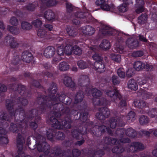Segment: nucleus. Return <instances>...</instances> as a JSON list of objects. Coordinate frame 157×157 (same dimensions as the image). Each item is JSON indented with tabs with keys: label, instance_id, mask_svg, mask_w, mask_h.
I'll list each match as a JSON object with an SVG mask.
<instances>
[{
	"label": "nucleus",
	"instance_id": "obj_1",
	"mask_svg": "<svg viewBox=\"0 0 157 157\" xmlns=\"http://www.w3.org/2000/svg\"><path fill=\"white\" fill-rule=\"evenodd\" d=\"M53 99L48 100V101L46 100L48 99V97L39 96L37 98L36 102L39 104H40V109L41 112H44L48 109L53 107V110L57 111H63L64 109V106L62 103H58V99L56 97H54V95L52 96Z\"/></svg>",
	"mask_w": 157,
	"mask_h": 157
},
{
	"label": "nucleus",
	"instance_id": "obj_2",
	"mask_svg": "<svg viewBox=\"0 0 157 157\" xmlns=\"http://www.w3.org/2000/svg\"><path fill=\"white\" fill-rule=\"evenodd\" d=\"M24 115L23 109H21L18 115L17 114L16 116H14L15 120L17 121L15 124L11 123L10 124V130L11 131L16 133L20 131L22 133L24 132L22 130L26 127V123L24 121Z\"/></svg>",
	"mask_w": 157,
	"mask_h": 157
},
{
	"label": "nucleus",
	"instance_id": "obj_3",
	"mask_svg": "<svg viewBox=\"0 0 157 157\" xmlns=\"http://www.w3.org/2000/svg\"><path fill=\"white\" fill-rule=\"evenodd\" d=\"M6 106L12 116H15L17 114L18 115L17 113L19 112V114L20 110L23 109L19 107L17 102L9 99L6 100Z\"/></svg>",
	"mask_w": 157,
	"mask_h": 157
},
{
	"label": "nucleus",
	"instance_id": "obj_4",
	"mask_svg": "<svg viewBox=\"0 0 157 157\" xmlns=\"http://www.w3.org/2000/svg\"><path fill=\"white\" fill-rule=\"evenodd\" d=\"M99 112L96 114L97 118L100 120H104L105 118L109 117L110 112L108 109L104 107L98 109Z\"/></svg>",
	"mask_w": 157,
	"mask_h": 157
},
{
	"label": "nucleus",
	"instance_id": "obj_5",
	"mask_svg": "<svg viewBox=\"0 0 157 157\" xmlns=\"http://www.w3.org/2000/svg\"><path fill=\"white\" fill-rule=\"evenodd\" d=\"M24 119L26 117L30 120L33 119L36 121H39L41 119V117L38 115V111L36 109H33L29 111L27 114H25L24 109Z\"/></svg>",
	"mask_w": 157,
	"mask_h": 157
},
{
	"label": "nucleus",
	"instance_id": "obj_6",
	"mask_svg": "<svg viewBox=\"0 0 157 157\" xmlns=\"http://www.w3.org/2000/svg\"><path fill=\"white\" fill-rule=\"evenodd\" d=\"M57 87L56 85V83H52L51 85V86H50L49 89H48V92L49 93V96H45L44 95H39L38 97L39 96H41V97L44 96L46 97H48L47 99H46V100L47 101H48V100H51V99H53L52 96L54 95V97H56L54 95L55 94L57 91Z\"/></svg>",
	"mask_w": 157,
	"mask_h": 157
},
{
	"label": "nucleus",
	"instance_id": "obj_7",
	"mask_svg": "<svg viewBox=\"0 0 157 157\" xmlns=\"http://www.w3.org/2000/svg\"><path fill=\"white\" fill-rule=\"evenodd\" d=\"M37 149L40 152H43L46 155L49 154L50 147L47 143H44L43 144H39L37 146Z\"/></svg>",
	"mask_w": 157,
	"mask_h": 157
},
{
	"label": "nucleus",
	"instance_id": "obj_8",
	"mask_svg": "<svg viewBox=\"0 0 157 157\" xmlns=\"http://www.w3.org/2000/svg\"><path fill=\"white\" fill-rule=\"evenodd\" d=\"M90 83V78L87 75H82L79 78L78 84L82 87H87Z\"/></svg>",
	"mask_w": 157,
	"mask_h": 157
},
{
	"label": "nucleus",
	"instance_id": "obj_9",
	"mask_svg": "<svg viewBox=\"0 0 157 157\" xmlns=\"http://www.w3.org/2000/svg\"><path fill=\"white\" fill-rule=\"evenodd\" d=\"M56 52V49L52 46L47 47L44 51V55L47 58H50L52 57L55 54Z\"/></svg>",
	"mask_w": 157,
	"mask_h": 157
},
{
	"label": "nucleus",
	"instance_id": "obj_10",
	"mask_svg": "<svg viewBox=\"0 0 157 157\" xmlns=\"http://www.w3.org/2000/svg\"><path fill=\"white\" fill-rule=\"evenodd\" d=\"M24 140L21 135L20 133L18 134L17 138V146L18 148V153L21 155L23 153V145Z\"/></svg>",
	"mask_w": 157,
	"mask_h": 157
},
{
	"label": "nucleus",
	"instance_id": "obj_11",
	"mask_svg": "<svg viewBox=\"0 0 157 157\" xmlns=\"http://www.w3.org/2000/svg\"><path fill=\"white\" fill-rule=\"evenodd\" d=\"M52 156H58L60 157L63 156L64 151L60 147H56L52 148L50 152Z\"/></svg>",
	"mask_w": 157,
	"mask_h": 157
},
{
	"label": "nucleus",
	"instance_id": "obj_12",
	"mask_svg": "<svg viewBox=\"0 0 157 157\" xmlns=\"http://www.w3.org/2000/svg\"><path fill=\"white\" fill-rule=\"evenodd\" d=\"M49 121L53 127L52 128L59 129L62 128V126L60 123L53 115L51 116L49 118Z\"/></svg>",
	"mask_w": 157,
	"mask_h": 157
},
{
	"label": "nucleus",
	"instance_id": "obj_13",
	"mask_svg": "<svg viewBox=\"0 0 157 157\" xmlns=\"http://www.w3.org/2000/svg\"><path fill=\"white\" fill-rule=\"evenodd\" d=\"M21 59L25 62H30L33 59V55L31 52L27 51L23 52L21 55Z\"/></svg>",
	"mask_w": 157,
	"mask_h": 157
},
{
	"label": "nucleus",
	"instance_id": "obj_14",
	"mask_svg": "<svg viewBox=\"0 0 157 157\" xmlns=\"http://www.w3.org/2000/svg\"><path fill=\"white\" fill-rule=\"evenodd\" d=\"M105 93L108 96L110 97H113L114 99H120L121 98V95L117 90L114 89L106 90Z\"/></svg>",
	"mask_w": 157,
	"mask_h": 157
},
{
	"label": "nucleus",
	"instance_id": "obj_15",
	"mask_svg": "<svg viewBox=\"0 0 157 157\" xmlns=\"http://www.w3.org/2000/svg\"><path fill=\"white\" fill-rule=\"evenodd\" d=\"M82 32L86 35L91 36L95 32V29L89 25H86L82 28Z\"/></svg>",
	"mask_w": 157,
	"mask_h": 157
},
{
	"label": "nucleus",
	"instance_id": "obj_16",
	"mask_svg": "<svg viewBox=\"0 0 157 157\" xmlns=\"http://www.w3.org/2000/svg\"><path fill=\"white\" fill-rule=\"evenodd\" d=\"M63 83L67 87L71 88H75V84L70 77L68 76H65L63 79Z\"/></svg>",
	"mask_w": 157,
	"mask_h": 157
},
{
	"label": "nucleus",
	"instance_id": "obj_17",
	"mask_svg": "<svg viewBox=\"0 0 157 157\" xmlns=\"http://www.w3.org/2000/svg\"><path fill=\"white\" fill-rule=\"evenodd\" d=\"M94 67L98 72L102 73L105 71V67L104 64L101 61L95 62L94 64Z\"/></svg>",
	"mask_w": 157,
	"mask_h": 157
},
{
	"label": "nucleus",
	"instance_id": "obj_18",
	"mask_svg": "<svg viewBox=\"0 0 157 157\" xmlns=\"http://www.w3.org/2000/svg\"><path fill=\"white\" fill-rule=\"evenodd\" d=\"M137 94L138 96L142 97L143 99L145 100L149 98L152 95L151 93L143 89H140L137 91Z\"/></svg>",
	"mask_w": 157,
	"mask_h": 157
},
{
	"label": "nucleus",
	"instance_id": "obj_19",
	"mask_svg": "<svg viewBox=\"0 0 157 157\" xmlns=\"http://www.w3.org/2000/svg\"><path fill=\"white\" fill-rule=\"evenodd\" d=\"M17 92L21 95L25 97H29L31 95L30 93H27L25 86L21 84H19Z\"/></svg>",
	"mask_w": 157,
	"mask_h": 157
},
{
	"label": "nucleus",
	"instance_id": "obj_20",
	"mask_svg": "<svg viewBox=\"0 0 157 157\" xmlns=\"http://www.w3.org/2000/svg\"><path fill=\"white\" fill-rule=\"evenodd\" d=\"M139 42L133 39H128L126 41V44L128 47L132 49L135 48L139 46Z\"/></svg>",
	"mask_w": 157,
	"mask_h": 157
},
{
	"label": "nucleus",
	"instance_id": "obj_21",
	"mask_svg": "<svg viewBox=\"0 0 157 157\" xmlns=\"http://www.w3.org/2000/svg\"><path fill=\"white\" fill-rule=\"evenodd\" d=\"M67 115V117H69L71 116L72 115L75 114H78V113L76 110L72 109L71 110L70 109L67 107H64V109L61 112Z\"/></svg>",
	"mask_w": 157,
	"mask_h": 157
},
{
	"label": "nucleus",
	"instance_id": "obj_22",
	"mask_svg": "<svg viewBox=\"0 0 157 157\" xmlns=\"http://www.w3.org/2000/svg\"><path fill=\"white\" fill-rule=\"evenodd\" d=\"M128 86L129 89L132 90H136L138 89V85L135 81L132 79L129 80L128 83Z\"/></svg>",
	"mask_w": 157,
	"mask_h": 157
},
{
	"label": "nucleus",
	"instance_id": "obj_23",
	"mask_svg": "<svg viewBox=\"0 0 157 157\" xmlns=\"http://www.w3.org/2000/svg\"><path fill=\"white\" fill-rule=\"evenodd\" d=\"M133 66L136 71H139L142 70L144 68L145 64L141 61H138L134 62Z\"/></svg>",
	"mask_w": 157,
	"mask_h": 157
},
{
	"label": "nucleus",
	"instance_id": "obj_24",
	"mask_svg": "<svg viewBox=\"0 0 157 157\" xmlns=\"http://www.w3.org/2000/svg\"><path fill=\"white\" fill-rule=\"evenodd\" d=\"M134 103L136 107L140 109H142L146 105V102L141 99L136 100L134 101Z\"/></svg>",
	"mask_w": 157,
	"mask_h": 157
},
{
	"label": "nucleus",
	"instance_id": "obj_25",
	"mask_svg": "<svg viewBox=\"0 0 157 157\" xmlns=\"http://www.w3.org/2000/svg\"><path fill=\"white\" fill-rule=\"evenodd\" d=\"M37 6L36 3H29L23 7L24 10H27L29 12H33Z\"/></svg>",
	"mask_w": 157,
	"mask_h": 157
},
{
	"label": "nucleus",
	"instance_id": "obj_26",
	"mask_svg": "<svg viewBox=\"0 0 157 157\" xmlns=\"http://www.w3.org/2000/svg\"><path fill=\"white\" fill-rule=\"evenodd\" d=\"M44 17L48 20L50 21L55 18V14L51 10H49L45 12Z\"/></svg>",
	"mask_w": 157,
	"mask_h": 157
},
{
	"label": "nucleus",
	"instance_id": "obj_27",
	"mask_svg": "<svg viewBox=\"0 0 157 157\" xmlns=\"http://www.w3.org/2000/svg\"><path fill=\"white\" fill-rule=\"evenodd\" d=\"M38 36L41 38H44L46 39H49L50 37L46 31L42 29H39L37 32Z\"/></svg>",
	"mask_w": 157,
	"mask_h": 157
},
{
	"label": "nucleus",
	"instance_id": "obj_28",
	"mask_svg": "<svg viewBox=\"0 0 157 157\" xmlns=\"http://www.w3.org/2000/svg\"><path fill=\"white\" fill-rule=\"evenodd\" d=\"M104 141L105 144H116L119 143V141L116 139L112 138L109 137H105Z\"/></svg>",
	"mask_w": 157,
	"mask_h": 157
},
{
	"label": "nucleus",
	"instance_id": "obj_29",
	"mask_svg": "<svg viewBox=\"0 0 157 157\" xmlns=\"http://www.w3.org/2000/svg\"><path fill=\"white\" fill-rule=\"evenodd\" d=\"M66 30L67 33L70 36L74 37L77 34L76 30L73 27L67 26L66 28Z\"/></svg>",
	"mask_w": 157,
	"mask_h": 157
},
{
	"label": "nucleus",
	"instance_id": "obj_30",
	"mask_svg": "<svg viewBox=\"0 0 157 157\" xmlns=\"http://www.w3.org/2000/svg\"><path fill=\"white\" fill-rule=\"evenodd\" d=\"M84 97L83 93L82 91H79L75 96V102L76 103L80 102L82 101Z\"/></svg>",
	"mask_w": 157,
	"mask_h": 157
},
{
	"label": "nucleus",
	"instance_id": "obj_31",
	"mask_svg": "<svg viewBox=\"0 0 157 157\" xmlns=\"http://www.w3.org/2000/svg\"><path fill=\"white\" fill-rule=\"evenodd\" d=\"M100 47L104 51H106L110 48V44L108 40H103L100 45Z\"/></svg>",
	"mask_w": 157,
	"mask_h": 157
},
{
	"label": "nucleus",
	"instance_id": "obj_32",
	"mask_svg": "<svg viewBox=\"0 0 157 157\" xmlns=\"http://www.w3.org/2000/svg\"><path fill=\"white\" fill-rule=\"evenodd\" d=\"M125 133L128 136L132 138L135 137L137 135L136 130L132 128H129L126 129Z\"/></svg>",
	"mask_w": 157,
	"mask_h": 157
},
{
	"label": "nucleus",
	"instance_id": "obj_33",
	"mask_svg": "<svg viewBox=\"0 0 157 157\" xmlns=\"http://www.w3.org/2000/svg\"><path fill=\"white\" fill-rule=\"evenodd\" d=\"M56 131L55 129L51 128V130L47 132V137L48 139L53 141L56 135Z\"/></svg>",
	"mask_w": 157,
	"mask_h": 157
},
{
	"label": "nucleus",
	"instance_id": "obj_34",
	"mask_svg": "<svg viewBox=\"0 0 157 157\" xmlns=\"http://www.w3.org/2000/svg\"><path fill=\"white\" fill-rule=\"evenodd\" d=\"M71 121L70 118H66L65 120L63 121H62V125L66 129H69L71 127V125L70 124Z\"/></svg>",
	"mask_w": 157,
	"mask_h": 157
},
{
	"label": "nucleus",
	"instance_id": "obj_35",
	"mask_svg": "<svg viewBox=\"0 0 157 157\" xmlns=\"http://www.w3.org/2000/svg\"><path fill=\"white\" fill-rule=\"evenodd\" d=\"M59 69L62 71H65L68 70L69 69V65L65 62H63L59 63Z\"/></svg>",
	"mask_w": 157,
	"mask_h": 157
},
{
	"label": "nucleus",
	"instance_id": "obj_36",
	"mask_svg": "<svg viewBox=\"0 0 157 157\" xmlns=\"http://www.w3.org/2000/svg\"><path fill=\"white\" fill-rule=\"evenodd\" d=\"M135 113L133 111H130L126 117V118L128 122L130 123L133 122L136 119Z\"/></svg>",
	"mask_w": 157,
	"mask_h": 157
},
{
	"label": "nucleus",
	"instance_id": "obj_37",
	"mask_svg": "<svg viewBox=\"0 0 157 157\" xmlns=\"http://www.w3.org/2000/svg\"><path fill=\"white\" fill-rule=\"evenodd\" d=\"M21 26V28L24 30H29L32 28V25L26 21H22Z\"/></svg>",
	"mask_w": 157,
	"mask_h": 157
},
{
	"label": "nucleus",
	"instance_id": "obj_38",
	"mask_svg": "<svg viewBox=\"0 0 157 157\" xmlns=\"http://www.w3.org/2000/svg\"><path fill=\"white\" fill-rule=\"evenodd\" d=\"M124 151L123 147L120 145L115 146L112 149V151L116 154H120Z\"/></svg>",
	"mask_w": 157,
	"mask_h": 157
},
{
	"label": "nucleus",
	"instance_id": "obj_39",
	"mask_svg": "<svg viewBox=\"0 0 157 157\" xmlns=\"http://www.w3.org/2000/svg\"><path fill=\"white\" fill-rule=\"evenodd\" d=\"M7 29L13 34L17 35L20 33L19 29L14 26L8 25Z\"/></svg>",
	"mask_w": 157,
	"mask_h": 157
},
{
	"label": "nucleus",
	"instance_id": "obj_40",
	"mask_svg": "<svg viewBox=\"0 0 157 157\" xmlns=\"http://www.w3.org/2000/svg\"><path fill=\"white\" fill-rule=\"evenodd\" d=\"M36 138V144H43L44 143H47L46 141V138L43 136L40 135L36 134L35 136Z\"/></svg>",
	"mask_w": 157,
	"mask_h": 157
},
{
	"label": "nucleus",
	"instance_id": "obj_41",
	"mask_svg": "<svg viewBox=\"0 0 157 157\" xmlns=\"http://www.w3.org/2000/svg\"><path fill=\"white\" fill-rule=\"evenodd\" d=\"M147 16L146 14H141L138 18V23L140 24L145 23L147 20Z\"/></svg>",
	"mask_w": 157,
	"mask_h": 157
},
{
	"label": "nucleus",
	"instance_id": "obj_42",
	"mask_svg": "<svg viewBox=\"0 0 157 157\" xmlns=\"http://www.w3.org/2000/svg\"><path fill=\"white\" fill-rule=\"evenodd\" d=\"M124 46L121 44H116L113 49L114 52L122 53L123 52Z\"/></svg>",
	"mask_w": 157,
	"mask_h": 157
},
{
	"label": "nucleus",
	"instance_id": "obj_43",
	"mask_svg": "<svg viewBox=\"0 0 157 157\" xmlns=\"http://www.w3.org/2000/svg\"><path fill=\"white\" fill-rule=\"evenodd\" d=\"M104 154V152L101 150L93 151L92 153L93 157H101Z\"/></svg>",
	"mask_w": 157,
	"mask_h": 157
},
{
	"label": "nucleus",
	"instance_id": "obj_44",
	"mask_svg": "<svg viewBox=\"0 0 157 157\" xmlns=\"http://www.w3.org/2000/svg\"><path fill=\"white\" fill-rule=\"evenodd\" d=\"M73 48L71 45H67L64 48V53L67 55H70L72 54Z\"/></svg>",
	"mask_w": 157,
	"mask_h": 157
},
{
	"label": "nucleus",
	"instance_id": "obj_45",
	"mask_svg": "<svg viewBox=\"0 0 157 157\" xmlns=\"http://www.w3.org/2000/svg\"><path fill=\"white\" fill-rule=\"evenodd\" d=\"M92 96L95 98L100 97L102 95L101 92L96 88H93L92 90Z\"/></svg>",
	"mask_w": 157,
	"mask_h": 157
},
{
	"label": "nucleus",
	"instance_id": "obj_46",
	"mask_svg": "<svg viewBox=\"0 0 157 157\" xmlns=\"http://www.w3.org/2000/svg\"><path fill=\"white\" fill-rule=\"evenodd\" d=\"M117 124V123L114 117L110 118L109 121L108 125L112 128H115L116 127Z\"/></svg>",
	"mask_w": 157,
	"mask_h": 157
},
{
	"label": "nucleus",
	"instance_id": "obj_47",
	"mask_svg": "<svg viewBox=\"0 0 157 157\" xmlns=\"http://www.w3.org/2000/svg\"><path fill=\"white\" fill-rule=\"evenodd\" d=\"M95 102H96L95 103V102L94 101L95 105H101L106 104V100L105 98H101L100 99H96Z\"/></svg>",
	"mask_w": 157,
	"mask_h": 157
},
{
	"label": "nucleus",
	"instance_id": "obj_48",
	"mask_svg": "<svg viewBox=\"0 0 157 157\" xmlns=\"http://www.w3.org/2000/svg\"><path fill=\"white\" fill-rule=\"evenodd\" d=\"M73 52L75 54L79 56L82 53V50L79 46L75 45L73 47Z\"/></svg>",
	"mask_w": 157,
	"mask_h": 157
},
{
	"label": "nucleus",
	"instance_id": "obj_49",
	"mask_svg": "<svg viewBox=\"0 0 157 157\" xmlns=\"http://www.w3.org/2000/svg\"><path fill=\"white\" fill-rule=\"evenodd\" d=\"M110 57L112 60L118 63L121 60V56L119 54H111L110 55Z\"/></svg>",
	"mask_w": 157,
	"mask_h": 157
},
{
	"label": "nucleus",
	"instance_id": "obj_50",
	"mask_svg": "<svg viewBox=\"0 0 157 157\" xmlns=\"http://www.w3.org/2000/svg\"><path fill=\"white\" fill-rule=\"evenodd\" d=\"M134 143L137 150V151H138L144 149L145 147L142 143L138 142H135Z\"/></svg>",
	"mask_w": 157,
	"mask_h": 157
},
{
	"label": "nucleus",
	"instance_id": "obj_51",
	"mask_svg": "<svg viewBox=\"0 0 157 157\" xmlns=\"http://www.w3.org/2000/svg\"><path fill=\"white\" fill-rule=\"evenodd\" d=\"M88 13L82 12H77L75 13V16L78 18L83 19L86 17Z\"/></svg>",
	"mask_w": 157,
	"mask_h": 157
},
{
	"label": "nucleus",
	"instance_id": "obj_52",
	"mask_svg": "<svg viewBox=\"0 0 157 157\" xmlns=\"http://www.w3.org/2000/svg\"><path fill=\"white\" fill-rule=\"evenodd\" d=\"M139 121L141 124L144 125L147 124L148 123L149 120L146 116L142 115L139 118Z\"/></svg>",
	"mask_w": 157,
	"mask_h": 157
},
{
	"label": "nucleus",
	"instance_id": "obj_53",
	"mask_svg": "<svg viewBox=\"0 0 157 157\" xmlns=\"http://www.w3.org/2000/svg\"><path fill=\"white\" fill-rule=\"evenodd\" d=\"M77 65L79 68L81 69H84L88 67L87 64L82 60L78 61L77 62Z\"/></svg>",
	"mask_w": 157,
	"mask_h": 157
},
{
	"label": "nucleus",
	"instance_id": "obj_54",
	"mask_svg": "<svg viewBox=\"0 0 157 157\" xmlns=\"http://www.w3.org/2000/svg\"><path fill=\"white\" fill-rule=\"evenodd\" d=\"M10 23L12 25L17 26L18 25V19L15 17L13 16L11 17L10 20Z\"/></svg>",
	"mask_w": 157,
	"mask_h": 157
},
{
	"label": "nucleus",
	"instance_id": "obj_55",
	"mask_svg": "<svg viewBox=\"0 0 157 157\" xmlns=\"http://www.w3.org/2000/svg\"><path fill=\"white\" fill-rule=\"evenodd\" d=\"M32 23L35 27L37 28L41 27L42 25V21L38 19L34 20Z\"/></svg>",
	"mask_w": 157,
	"mask_h": 157
},
{
	"label": "nucleus",
	"instance_id": "obj_56",
	"mask_svg": "<svg viewBox=\"0 0 157 157\" xmlns=\"http://www.w3.org/2000/svg\"><path fill=\"white\" fill-rule=\"evenodd\" d=\"M91 131L94 135L96 136H99L101 135V132L98 129L97 125L93 127Z\"/></svg>",
	"mask_w": 157,
	"mask_h": 157
},
{
	"label": "nucleus",
	"instance_id": "obj_57",
	"mask_svg": "<svg viewBox=\"0 0 157 157\" xmlns=\"http://www.w3.org/2000/svg\"><path fill=\"white\" fill-rule=\"evenodd\" d=\"M88 114V113L87 112H82L81 113H80V116L79 118L83 121H85L87 119V116Z\"/></svg>",
	"mask_w": 157,
	"mask_h": 157
},
{
	"label": "nucleus",
	"instance_id": "obj_58",
	"mask_svg": "<svg viewBox=\"0 0 157 157\" xmlns=\"http://www.w3.org/2000/svg\"><path fill=\"white\" fill-rule=\"evenodd\" d=\"M111 79L114 85H117L119 84L120 82V80L119 78L116 75H113L111 78Z\"/></svg>",
	"mask_w": 157,
	"mask_h": 157
},
{
	"label": "nucleus",
	"instance_id": "obj_59",
	"mask_svg": "<svg viewBox=\"0 0 157 157\" xmlns=\"http://www.w3.org/2000/svg\"><path fill=\"white\" fill-rule=\"evenodd\" d=\"M157 113V109L156 108H153L148 112V114L151 117L153 118L157 116L156 114Z\"/></svg>",
	"mask_w": 157,
	"mask_h": 157
},
{
	"label": "nucleus",
	"instance_id": "obj_60",
	"mask_svg": "<svg viewBox=\"0 0 157 157\" xmlns=\"http://www.w3.org/2000/svg\"><path fill=\"white\" fill-rule=\"evenodd\" d=\"M14 38L11 36L8 35L5 38L4 42L6 44H10Z\"/></svg>",
	"mask_w": 157,
	"mask_h": 157
},
{
	"label": "nucleus",
	"instance_id": "obj_61",
	"mask_svg": "<svg viewBox=\"0 0 157 157\" xmlns=\"http://www.w3.org/2000/svg\"><path fill=\"white\" fill-rule=\"evenodd\" d=\"M18 104H20L23 106L26 105L28 104V101L25 98H19L17 99Z\"/></svg>",
	"mask_w": 157,
	"mask_h": 157
},
{
	"label": "nucleus",
	"instance_id": "obj_62",
	"mask_svg": "<svg viewBox=\"0 0 157 157\" xmlns=\"http://www.w3.org/2000/svg\"><path fill=\"white\" fill-rule=\"evenodd\" d=\"M56 138L58 140H63L65 138V136L64 133L58 131L56 133Z\"/></svg>",
	"mask_w": 157,
	"mask_h": 157
},
{
	"label": "nucleus",
	"instance_id": "obj_63",
	"mask_svg": "<svg viewBox=\"0 0 157 157\" xmlns=\"http://www.w3.org/2000/svg\"><path fill=\"white\" fill-rule=\"evenodd\" d=\"M118 9L121 12H124L128 10L127 5L125 3L123 4L118 7Z\"/></svg>",
	"mask_w": 157,
	"mask_h": 157
},
{
	"label": "nucleus",
	"instance_id": "obj_64",
	"mask_svg": "<svg viewBox=\"0 0 157 157\" xmlns=\"http://www.w3.org/2000/svg\"><path fill=\"white\" fill-rule=\"evenodd\" d=\"M144 54L143 52L141 51H137L132 53V56L134 57H141Z\"/></svg>",
	"mask_w": 157,
	"mask_h": 157
}]
</instances>
